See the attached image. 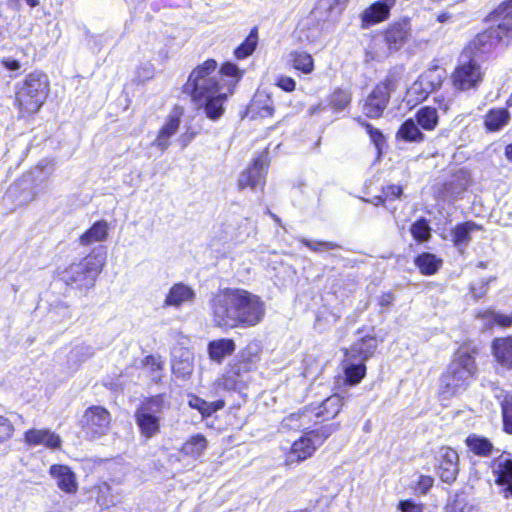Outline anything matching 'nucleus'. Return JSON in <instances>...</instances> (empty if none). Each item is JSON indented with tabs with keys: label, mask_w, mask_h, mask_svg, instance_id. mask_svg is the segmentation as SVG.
Instances as JSON below:
<instances>
[{
	"label": "nucleus",
	"mask_w": 512,
	"mask_h": 512,
	"mask_svg": "<svg viewBox=\"0 0 512 512\" xmlns=\"http://www.w3.org/2000/svg\"><path fill=\"white\" fill-rule=\"evenodd\" d=\"M209 309L212 324L224 330L256 326L265 315L261 298L239 288H225L214 294Z\"/></svg>",
	"instance_id": "obj_1"
},
{
	"label": "nucleus",
	"mask_w": 512,
	"mask_h": 512,
	"mask_svg": "<svg viewBox=\"0 0 512 512\" xmlns=\"http://www.w3.org/2000/svg\"><path fill=\"white\" fill-rule=\"evenodd\" d=\"M216 68L215 60L205 61L191 72L184 86L185 91L191 94L193 101L201 104L205 102L204 112L211 120H217L223 115V104L232 93L231 88H225L218 82V75L214 74Z\"/></svg>",
	"instance_id": "obj_2"
},
{
	"label": "nucleus",
	"mask_w": 512,
	"mask_h": 512,
	"mask_svg": "<svg viewBox=\"0 0 512 512\" xmlns=\"http://www.w3.org/2000/svg\"><path fill=\"white\" fill-rule=\"evenodd\" d=\"M474 358L467 352H458L440 379L439 392L448 399L466 390L476 374Z\"/></svg>",
	"instance_id": "obj_3"
},
{
	"label": "nucleus",
	"mask_w": 512,
	"mask_h": 512,
	"mask_svg": "<svg viewBox=\"0 0 512 512\" xmlns=\"http://www.w3.org/2000/svg\"><path fill=\"white\" fill-rule=\"evenodd\" d=\"M50 92V83L46 74L32 72L18 84L16 105L22 115L38 112L45 103Z\"/></svg>",
	"instance_id": "obj_4"
},
{
	"label": "nucleus",
	"mask_w": 512,
	"mask_h": 512,
	"mask_svg": "<svg viewBox=\"0 0 512 512\" xmlns=\"http://www.w3.org/2000/svg\"><path fill=\"white\" fill-rule=\"evenodd\" d=\"M105 259L101 255H88L78 263H72L61 274V280L79 290L91 289L101 273Z\"/></svg>",
	"instance_id": "obj_5"
},
{
	"label": "nucleus",
	"mask_w": 512,
	"mask_h": 512,
	"mask_svg": "<svg viewBox=\"0 0 512 512\" xmlns=\"http://www.w3.org/2000/svg\"><path fill=\"white\" fill-rule=\"evenodd\" d=\"M169 408L162 394L146 398L135 412V422L140 434L151 439L160 433L164 410Z\"/></svg>",
	"instance_id": "obj_6"
},
{
	"label": "nucleus",
	"mask_w": 512,
	"mask_h": 512,
	"mask_svg": "<svg viewBox=\"0 0 512 512\" xmlns=\"http://www.w3.org/2000/svg\"><path fill=\"white\" fill-rule=\"evenodd\" d=\"M487 20L491 26L477 36V43L490 46L504 42L512 37V0H507L489 14Z\"/></svg>",
	"instance_id": "obj_7"
},
{
	"label": "nucleus",
	"mask_w": 512,
	"mask_h": 512,
	"mask_svg": "<svg viewBox=\"0 0 512 512\" xmlns=\"http://www.w3.org/2000/svg\"><path fill=\"white\" fill-rule=\"evenodd\" d=\"M111 414L102 407L93 405L88 407L81 419V427L89 439H98L106 435L110 429Z\"/></svg>",
	"instance_id": "obj_8"
},
{
	"label": "nucleus",
	"mask_w": 512,
	"mask_h": 512,
	"mask_svg": "<svg viewBox=\"0 0 512 512\" xmlns=\"http://www.w3.org/2000/svg\"><path fill=\"white\" fill-rule=\"evenodd\" d=\"M343 401L338 394L327 397L316 409H305L302 413H293L283 420L285 426L292 429H301L304 423L300 420L307 417L309 412H314L316 417H322L324 420L335 417L342 407Z\"/></svg>",
	"instance_id": "obj_9"
},
{
	"label": "nucleus",
	"mask_w": 512,
	"mask_h": 512,
	"mask_svg": "<svg viewBox=\"0 0 512 512\" xmlns=\"http://www.w3.org/2000/svg\"><path fill=\"white\" fill-rule=\"evenodd\" d=\"M482 71L479 64L467 55H462L459 65L452 75L454 87L459 90L476 88L482 81Z\"/></svg>",
	"instance_id": "obj_10"
},
{
	"label": "nucleus",
	"mask_w": 512,
	"mask_h": 512,
	"mask_svg": "<svg viewBox=\"0 0 512 512\" xmlns=\"http://www.w3.org/2000/svg\"><path fill=\"white\" fill-rule=\"evenodd\" d=\"M396 86V81L390 77L379 83L365 102L363 108L365 115L369 118L380 117L389 102L391 92L396 89Z\"/></svg>",
	"instance_id": "obj_11"
},
{
	"label": "nucleus",
	"mask_w": 512,
	"mask_h": 512,
	"mask_svg": "<svg viewBox=\"0 0 512 512\" xmlns=\"http://www.w3.org/2000/svg\"><path fill=\"white\" fill-rule=\"evenodd\" d=\"M269 167L268 153L262 152L254 159L252 165L243 171L238 179L239 189L247 187L251 189H262L265 184V178Z\"/></svg>",
	"instance_id": "obj_12"
},
{
	"label": "nucleus",
	"mask_w": 512,
	"mask_h": 512,
	"mask_svg": "<svg viewBox=\"0 0 512 512\" xmlns=\"http://www.w3.org/2000/svg\"><path fill=\"white\" fill-rule=\"evenodd\" d=\"M442 78L436 67L421 74L407 90L408 102L425 100L431 92L440 87Z\"/></svg>",
	"instance_id": "obj_13"
},
{
	"label": "nucleus",
	"mask_w": 512,
	"mask_h": 512,
	"mask_svg": "<svg viewBox=\"0 0 512 512\" xmlns=\"http://www.w3.org/2000/svg\"><path fill=\"white\" fill-rule=\"evenodd\" d=\"M411 24L408 19H402L389 24L383 32V40L388 53L399 51L411 37Z\"/></svg>",
	"instance_id": "obj_14"
},
{
	"label": "nucleus",
	"mask_w": 512,
	"mask_h": 512,
	"mask_svg": "<svg viewBox=\"0 0 512 512\" xmlns=\"http://www.w3.org/2000/svg\"><path fill=\"white\" fill-rule=\"evenodd\" d=\"M459 472L458 453L449 447H442L439 452L438 474L441 480L451 484L457 478Z\"/></svg>",
	"instance_id": "obj_15"
},
{
	"label": "nucleus",
	"mask_w": 512,
	"mask_h": 512,
	"mask_svg": "<svg viewBox=\"0 0 512 512\" xmlns=\"http://www.w3.org/2000/svg\"><path fill=\"white\" fill-rule=\"evenodd\" d=\"M395 4L396 0H378L371 4L361 14L362 28L367 29L387 20L390 16V10Z\"/></svg>",
	"instance_id": "obj_16"
},
{
	"label": "nucleus",
	"mask_w": 512,
	"mask_h": 512,
	"mask_svg": "<svg viewBox=\"0 0 512 512\" xmlns=\"http://www.w3.org/2000/svg\"><path fill=\"white\" fill-rule=\"evenodd\" d=\"M491 469L498 485L504 486V491L512 495V456L501 454L491 461Z\"/></svg>",
	"instance_id": "obj_17"
},
{
	"label": "nucleus",
	"mask_w": 512,
	"mask_h": 512,
	"mask_svg": "<svg viewBox=\"0 0 512 512\" xmlns=\"http://www.w3.org/2000/svg\"><path fill=\"white\" fill-rule=\"evenodd\" d=\"M317 448L314 439L305 433L291 445L290 451L286 455V463H300L310 458Z\"/></svg>",
	"instance_id": "obj_18"
},
{
	"label": "nucleus",
	"mask_w": 512,
	"mask_h": 512,
	"mask_svg": "<svg viewBox=\"0 0 512 512\" xmlns=\"http://www.w3.org/2000/svg\"><path fill=\"white\" fill-rule=\"evenodd\" d=\"M25 442L30 446L44 445L50 449L61 447L60 436L49 429H30L25 432Z\"/></svg>",
	"instance_id": "obj_19"
},
{
	"label": "nucleus",
	"mask_w": 512,
	"mask_h": 512,
	"mask_svg": "<svg viewBox=\"0 0 512 512\" xmlns=\"http://www.w3.org/2000/svg\"><path fill=\"white\" fill-rule=\"evenodd\" d=\"M195 291L184 283L174 284L167 293L164 306L179 308L183 304L191 303L195 299Z\"/></svg>",
	"instance_id": "obj_20"
},
{
	"label": "nucleus",
	"mask_w": 512,
	"mask_h": 512,
	"mask_svg": "<svg viewBox=\"0 0 512 512\" xmlns=\"http://www.w3.org/2000/svg\"><path fill=\"white\" fill-rule=\"evenodd\" d=\"M377 341L374 337L367 336L356 341L349 350H346V358L365 363L374 353Z\"/></svg>",
	"instance_id": "obj_21"
},
{
	"label": "nucleus",
	"mask_w": 512,
	"mask_h": 512,
	"mask_svg": "<svg viewBox=\"0 0 512 512\" xmlns=\"http://www.w3.org/2000/svg\"><path fill=\"white\" fill-rule=\"evenodd\" d=\"M236 350L233 339L221 338L208 343L207 352L210 360L221 364L223 360L232 355Z\"/></svg>",
	"instance_id": "obj_22"
},
{
	"label": "nucleus",
	"mask_w": 512,
	"mask_h": 512,
	"mask_svg": "<svg viewBox=\"0 0 512 512\" xmlns=\"http://www.w3.org/2000/svg\"><path fill=\"white\" fill-rule=\"evenodd\" d=\"M51 476L56 479L57 486L67 492L73 493L77 489L75 474L68 466L52 465L50 468Z\"/></svg>",
	"instance_id": "obj_23"
},
{
	"label": "nucleus",
	"mask_w": 512,
	"mask_h": 512,
	"mask_svg": "<svg viewBox=\"0 0 512 512\" xmlns=\"http://www.w3.org/2000/svg\"><path fill=\"white\" fill-rule=\"evenodd\" d=\"M494 397L501 407L503 429L506 433L512 434V393L496 388Z\"/></svg>",
	"instance_id": "obj_24"
},
{
	"label": "nucleus",
	"mask_w": 512,
	"mask_h": 512,
	"mask_svg": "<svg viewBox=\"0 0 512 512\" xmlns=\"http://www.w3.org/2000/svg\"><path fill=\"white\" fill-rule=\"evenodd\" d=\"M492 348L497 362L512 368V337L495 339Z\"/></svg>",
	"instance_id": "obj_25"
},
{
	"label": "nucleus",
	"mask_w": 512,
	"mask_h": 512,
	"mask_svg": "<svg viewBox=\"0 0 512 512\" xmlns=\"http://www.w3.org/2000/svg\"><path fill=\"white\" fill-rule=\"evenodd\" d=\"M482 227L475 222L467 221L455 226L452 230L453 242L456 247H467L470 243L471 234L475 231L481 230Z\"/></svg>",
	"instance_id": "obj_26"
},
{
	"label": "nucleus",
	"mask_w": 512,
	"mask_h": 512,
	"mask_svg": "<svg viewBox=\"0 0 512 512\" xmlns=\"http://www.w3.org/2000/svg\"><path fill=\"white\" fill-rule=\"evenodd\" d=\"M510 121V113L505 108L491 109L484 116V126L488 131H499Z\"/></svg>",
	"instance_id": "obj_27"
},
{
	"label": "nucleus",
	"mask_w": 512,
	"mask_h": 512,
	"mask_svg": "<svg viewBox=\"0 0 512 512\" xmlns=\"http://www.w3.org/2000/svg\"><path fill=\"white\" fill-rule=\"evenodd\" d=\"M109 226L107 221L100 220L95 222L90 229H88L79 238L81 245H90L95 242H101L106 240L108 236Z\"/></svg>",
	"instance_id": "obj_28"
},
{
	"label": "nucleus",
	"mask_w": 512,
	"mask_h": 512,
	"mask_svg": "<svg viewBox=\"0 0 512 512\" xmlns=\"http://www.w3.org/2000/svg\"><path fill=\"white\" fill-rule=\"evenodd\" d=\"M465 443L469 450L477 456L488 457L491 455L494 446L488 438L477 434L469 435Z\"/></svg>",
	"instance_id": "obj_29"
},
{
	"label": "nucleus",
	"mask_w": 512,
	"mask_h": 512,
	"mask_svg": "<svg viewBox=\"0 0 512 512\" xmlns=\"http://www.w3.org/2000/svg\"><path fill=\"white\" fill-rule=\"evenodd\" d=\"M345 381L349 385H356L366 374V365L363 362L345 359L344 360Z\"/></svg>",
	"instance_id": "obj_30"
},
{
	"label": "nucleus",
	"mask_w": 512,
	"mask_h": 512,
	"mask_svg": "<svg viewBox=\"0 0 512 512\" xmlns=\"http://www.w3.org/2000/svg\"><path fill=\"white\" fill-rule=\"evenodd\" d=\"M478 318L483 321L486 328H492L495 325L507 328L512 325V315L499 313L494 310L483 311L478 314Z\"/></svg>",
	"instance_id": "obj_31"
},
{
	"label": "nucleus",
	"mask_w": 512,
	"mask_h": 512,
	"mask_svg": "<svg viewBox=\"0 0 512 512\" xmlns=\"http://www.w3.org/2000/svg\"><path fill=\"white\" fill-rule=\"evenodd\" d=\"M207 448V440L201 435L197 434L189 438L182 446L181 453L185 456H190L194 459L199 458Z\"/></svg>",
	"instance_id": "obj_32"
},
{
	"label": "nucleus",
	"mask_w": 512,
	"mask_h": 512,
	"mask_svg": "<svg viewBox=\"0 0 512 512\" xmlns=\"http://www.w3.org/2000/svg\"><path fill=\"white\" fill-rule=\"evenodd\" d=\"M289 62L294 69L305 74H310L314 70V61L312 56L304 51H292L289 54Z\"/></svg>",
	"instance_id": "obj_33"
},
{
	"label": "nucleus",
	"mask_w": 512,
	"mask_h": 512,
	"mask_svg": "<svg viewBox=\"0 0 512 512\" xmlns=\"http://www.w3.org/2000/svg\"><path fill=\"white\" fill-rule=\"evenodd\" d=\"M417 124L425 130H433L438 124L437 109L430 106L420 108L416 113Z\"/></svg>",
	"instance_id": "obj_34"
},
{
	"label": "nucleus",
	"mask_w": 512,
	"mask_h": 512,
	"mask_svg": "<svg viewBox=\"0 0 512 512\" xmlns=\"http://www.w3.org/2000/svg\"><path fill=\"white\" fill-rule=\"evenodd\" d=\"M442 261L434 254L423 253L415 259V264L420 272L425 275H432L437 272Z\"/></svg>",
	"instance_id": "obj_35"
},
{
	"label": "nucleus",
	"mask_w": 512,
	"mask_h": 512,
	"mask_svg": "<svg viewBox=\"0 0 512 512\" xmlns=\"http://www.w3.org/2000/svg\"><path fill=\"white\" fill-rule=\"evenodd\" d=\"M397 136L409 142H421L424 139L423 133L412 119L406 120L400 127Z\"/></svg>",
	"instance_id": "obj_36"
},
{
	"label": "nucleus",
	"mask_w": 512,
	"mask_h": 512,
	"mask_svg": "<svg viewBox=\"0 0 512 512\" xmlns=\"http://www.w3.org/2000/svg\"><path fill=\"white\" fill-rule=\"evenodd\" d=\"M258 43V36H257V30L254 28L251 30L247 38L244 40V42L238 46L235 51L234 55L237 59H245L248 56H250L256 49Z\"/></svg>",
	"instance_id": "obj_37"
},
{
	"label": "nucleus",
	"mask_w": 512,
	"mask_h": 512,
	"mask_svg": "<svg viewBox=\"0 0 512 512\" xmlns=\"http://www.w3.org/2000/svg\"><path fill=\"white\" fill-rule=\"evenodd\" d=\"M244 379H239L237 375L231 373L227 368L225 374L216 382L218 389L227 391L241 390L244 387Z\"/></svg>",
	"instance_id": "obj_38"
},
{
	"label": "nucleus",
	"mask_w": 512,
	"mask_h": 512,
	"mask_svg": "<svg viewBox=\"0 0 512 512\" xmlns=\"http://www.w3.org/2000/svg\"><path fill=\"white\" fill-rule=\"evenodd\" d=\"M347 0H319L317 2L315 11L319 14L326 13V18H330L333 15H338L342 11V6Z\"/></svg>",
	"instance_id": "obj_39"
},
{
	"label": "nucleus",
	"mask_w": 512,
	"mask_h": 512,
	"mask_svg": "<svg viewBox=\"0 0 512 512\" xmlns=\"http://www.w3.org/2000/svg\"><path fill=\"white\" fill-rule=\"evenodd\" d=\"M260 352V343L257 341H251L239 352L238 358L254 367L259 359Z\"/></svg>",
	"instance_id": "obj_40"
},
{
	"label": "nucleus",
	"mask_w": 512,
	"mask_h": 512,
	"mask_svg": "<svg viewBox=\"0 0 512 512\" xmlns=\"http://www.w3.org/2000/svg\"><path fill=\"white\" fill-rule=\"evenodd\" d=\"M410 232L417 242H425L431 237V228L424 218L413 223L410 227Z\"/></svg>",
	"instance_id": "obj_41"
},
{
	"label": "nucleus",
	"mask_w": 512,
	"mask_h": 512,
	"mask_svg": "<svg viewBox=\"0 0 512 512\" xmlns=\"http://www.w3.org/2000/svg\"><path fill=\"white\" fill-rule=\"evenodd\" d=\"M339 428V424H329L322 426L316 430H312L310 432H307L311 438L314 439V443L317 447H320L324 441L331 436L333 433H335Z\"/></svg>",
	"instance_id": "obj_42"
},
{
	"label": "nucleus",
	"mask_w": 512,
	"mask_h": 512,
	"mask_svg": "<svg viewBox=\"0 0 512 512\" xmlns=\"http://www.w3.org/2000/svg\"><path fill=\"white\" fill-rule=\"evenodd\" d=\"M214 74L218 75V81L222 78L221 75L231 77L233 79L232 83L228 84L227 88L230 86H235V84L242 78L243 71H241L235 64L227 62L222 65L220 72H214Z\"/></svg>",
	"instance_id": "obj_43"
},
{
	"label": "nucleus",
	"mask_w": 512,
	"mask_h": 512,
	"mask_svg": "<svg viewBox=\"0 0 512 512\" xmlns=\"http://www.w3.org/2000/svg\"><path fill=\"white\" fill-rule=\"evenodd\" d=\"M182 357L183 359L181 361L173 359L172 370L174 374L185 377L192 373V363L189 359V352H183Z\"/></svg>",
	"instance_id": "obj_44"
},
{
	"label": "nucleus",
	"mask_w": 512,
	"mask_h": 512,
	"mask_svg": "<svg viewBox=\"0 0 512 512\" xmlns=\"http://www.w3.org/2000/svg\"><path fill=\"white\" fill-rule=\"evenodd\" d=\"M331 105L337 109V110H343L346 108L350 101H351V95L349 92L339 89L334 91V93L331 95Z\"/></svg>",
	"instance_id": "obj_45"
},
{
	"label": "nucleus",
	"mask_w": 512,
	"mask_h": 512,
	"mask_svg": "<svg viewBox=\"0 0 512 512\" xmlns=\"http://www.w3.org/2000/svg\"><path fill=\"white\" fill-rule=\"evenodd\" d=\"M451 512H481V509L465 498H457L451 506Z\"/></svg>",
	"instance_id": "obj_46"
},
{
	"label": "nucleus",
	"mask_w": 512,
	"mask_h": 512,
	"mask_svg": "<svg viewBox=\"0 0 512 512\" xmlns=\"http://www.w3.org/2000/svg\"><path fill=\"white\" fill-rule=\"evenodd\" d=\"M254 367L237 357V359L230 363L228 369L234 375H237L239 379H244V376L248 374Z\"/></svg>",
	"instance_id": "obj_47"
},
{
	"label": "nucleus",
	"mask_w": 512,
	"mask_h": 512,
	"mask_svg": "<svg viewBox=\"0 0 512 512\" xmlns=\"http://www.w3.org/2000/svg\"><path fill=\"white\" fill-rule=\"evenodd\" d=\"M14 433V426L11 421L0 415V443L8 441Z\"/></svg>",
	"instance_id": "obj_48"
},
{
	"label": "nucleus",
	"mask_w": 512,
	"mask_h": 512,
	"mask_svg": "<svg viewBox=\"0 0 512 512\" xmlns=\"http://www.w3.org/2000/svg\"><path fill=\"white\" fill-rule=\"evenodd\" d=\"M301 242L311 249L312 251L319 252L322 250H333L338 248L339 246L334 242H322V241H316L312 242L307 239H302Z\"/></svg>",
	"instance_id": "obj_49"
},
{
	"label": "nucleus",
	"mask_w": 512,
	"mask_h": 512,
	"mask_svg": "<svg viewBox=\"0 0 512 512\" xmlns=\"http://www.w3.org/2000/svg\"><path fill=\"white\" fill-rule=\"evenodd\" d=\"M179 125L180 119L177 116H171L159 132L167 138H170L177 132Z\"/></svg>",
	"instance_id": "obj_50"
},
{
	"label": "nucleus",
	"mask_w": 512,
	"mask_h": 512,
	"mask_svg": "<svg viewBox=\"0 0 512 512\" xmlns=\"http://www.w3.org/2000/svg\"><path fill=\"white\" fill-rule=\"evenodd\" d=\"M189 406L193 409H197L203 417H209L208 402L197 397L192 396L189 400Z\"/></svg>",
	"instance_id": "obj_51"
},
{
	"label": "nucleus",
	"mask_w": 512,
	"mask_h": 512,
	"mask_svg": "<svg viewBox=\"0 0 512 512\" xmlns=\"http://www.w3.org/2000/svg\"><path fill=\"white\" fill-rule=\"evenodd\" d=\"M401 512H423V506L413 500H402L398 504Z\"/></svg>",
	"instance_id": "obj_52"
},
{
	"label": "nucleus",
	"mask_w": 512,
	"mask_h": 512,
	"mask_svg": "<svg viewBox=\"0 0 512 512\" xmlns=\"http://www.w3.org/2000/svg\"><path fill=\"white\" fill-rule=\"evenodd\" d=\"M365 126L367 133L369 134L372 142L376 145V147H380V145L384 141L383 134L378 129H375L371 124L369 123H363Z\"/></svg>",
	"instance_id": "obj_53"
},
{
	"label": "nucleus",
	"mask_w": 512,
	"mask_h": 512,
	"mask_svg": "<svg viewBox=\"0 0 512 512\" xmlns=\"http://www.w3.org/2000/svg\"><path fill=\"white\" fill-rule=\"evenodd\" d=\"M276 85L286 92H292L295 90L296 82L291 77L280 76L277 79Z\"/></svg>",
	"instance_id": "obj_54"
},
{
	"label": "nucleus",
	"mask_w": 512,
	"mask_h": 512,
	"mask_svg": "<svg viewBox=\"0 0 512 512\" xmlns=\"http://www.w3.org/2000/svg\"><path fill=\"white\" fill-rule=\"evenodd\" d=\"M386 198H397L402 194V188L398 185H389L383 189Z\"/></svg>",
	"instance_id": "obj_55"
},
{
	"label": "nucleus",
	"mask_w": 512,
	"mask_h": 512,
	"mask_svg": "<svg viewBox=\"0 0 512 512\" xmlns=\"http://www.w3.org/2000/svg\"><path fill=\"white\" fill-rule=\"evenodd\" d=\"M153 146H156L157 148H159L162 152L166 151L167 148L169 147L170 143H169V138H167L166 136H164L163 134H161L160 132L158 133V136L157 138L154 140V142L152 143Z\"/></svg>",
	"instance_id": "obj_56"
},
{
	"label": "nucleus",
	"mask_w": 512,
	"mask_h": 512,
	"mask_svg": "<svg viewBox=\"0 0 512 512\" xmlns=\"http://www.w3.org/2000/svg\"><path fill=\"white\" fill-rule=\"evenodd\" d=\"M2 64L5 66L6 69L11 71H17L21 68L20 62L13 58H4L2 60Z\"/></svg>",
	"instance_id": "obj_57"
},
{
	"label": "nucleus",
	"mask_w": 512,
	"mask_h": 512,
	"mask_svg": "<svg viewBox=\"0 0 512 512\" xmlns=\"http://www.w3.org/2000/svg\"><path fill=\"white\" fill-rule=\"evenodd\" d=\"M433 483V479L429 476H421L419 480V489L422 492H426Z\"/></svg>",
	"instance_id": "obj_58"
},
{
	"label": "nucleus",
	"mask_w": 512,
	"mask_h": 512,
	"mask_svg": "<svg viewBox=\"0 0 512 512\" xmlns=\"http://www.w3.org/2000/svg\"><path fill=\"white\" fill-rule=\"evenodd\" d=\"M394 301V296L391 293L382 294L379 297V305L381 307H389Z\"/></svg>",
	"instance_id": "obj_59"
},
{
	"label": "nucleus",
	"mask_w": 512,
	"mask_h": 512,
	"mask_svg": "<svg viewBox=\"0 0 512 512\" xmlns=\"http://www.w3.org/2000/svg\"><path fill=\"white\" fill-rule=\"evenodd\" d=\"M225 403L223 400H217L215 402H208V411L209 416H211L214 412L222 409L224 407Z\"/></svg>",
	"instance_id": "obj_60"
},
{
	"label": "nucleus",
	"mask_w": 512,
	"mask_h": 512,
	"mask_svg": "<svg viewBox=\"0 0 512 512\" xmlns=\"http://www.w3.org/2000/svg\"><path fill=\"white\" fill-rule=\"evenodd\" d=\"M451 19V14L448 12H442L437 16V20L440 23L448 22Z\"/></svg>",
	"instance_id": "obj_61"
},
{
	"label": "nucleus",
	"mask_w": 512,
	"mask_h": 512,
	"mask_svg": "<svg viewBox=\"0 0 512 512\" xmlns=\"http://www.w3.org/2000/svg\"><path fill=\"white\" fill-rule=\"evenodd\" d=\"M274 109L270 106H265L262 109L261 116H272Z\"/></svg>",
	"instance_id": "obj_62"
},
{
	"label": "nucleus",
	"mask_w": 512,
	"mask_h": 512,
	"mask_svg": "<svg viewBox=\"0 0 512 512\" xmlns=\"http://www.w3.org/2000/svg\"><path fill=\"white\" fill-rule=\"evenodd\" d=\"M505 156L509 161H512V143L506 146Z\"/></svg>",
	"instance_id": "obj_63"
},
{
	"label": "nucleus",
	"mask_w": 512,
	"mask_h": 512,
	"mask_svg": "<svg viewBox=\"0 0 512 512\" xmlns=\"http://www.w3.org/2000/svg\"><path fill=\"white\" fill-rule=\"evenodd\" d=\"M26 2L31 7H35L39 4L38 0H26Z\"/></svg>",
	"instance_id": "obj_64"
}]
</instances>
